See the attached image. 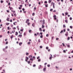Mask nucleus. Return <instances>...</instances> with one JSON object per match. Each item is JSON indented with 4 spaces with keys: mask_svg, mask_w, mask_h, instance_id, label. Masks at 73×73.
Returning a JSON list of instances; mask_svg holds the SVG:
<instances>
[{
    "mask_svg": "<svg viewBox=\"0 0 73 73\" xmlns=\"http://www.w3.org/2000/svg\"><path fill=\"white\" fill-rule=\"evenodd\" d=\"M48 48H49V47H46V49H48Z\"/></svg>",
    "mask_w": 73,
    "mask_h": 73,
    "instance_id": "obj_51",
    "label": "nucleus"
},
{
    "mask_svg": "<svg viewBox=\"0 0 73 73\" xmlns=\"http://www.w3.org/2000/svg\"><path fill=\"white\" fill-rule=\"evenodd\" d=\"M62 45L64 46H65V44H64V43H62Z\"/></svg>",
    "mask_w": 73,
    "mask_h": 73,
    "instance_id": "obj_48",
    "label": "nucleus"
},
{
    "mask_svg": "<svg viewBox=\"0 0 73 73\" xmlns=\"http://www.w3.org/2000/svg\"><path fill=\"white\" fill-rule=\"evenodd\" d=\"M23 35L24 36H25L26 35V33L25 32Z\"/></svg>",
    "mask_w": 73,
    "mask_h": 73,
    "instance_id": "obj_38",
    "label": "nucleus"
},
{
    "mask_svg": "<svg viewBox=\"0 0 73 73\" xmlns=\"http://www.w3.org/2000/svg\"><path fill=\"white\" fill-rule=\"evenodd\" d=\"M19 44L20 46H21V45H22V42H19Z\"/></svg>",
    "mask_w": 73,
    "mask_h": 73,
    "instance_id": "obj_17",
    "label": "nucleus"
},
{
    "mask_svg": "<svg viewBox=\"0 0 73 73\" xmlns=\"http://www.w3.org/2000/svg\"><path fill=\"white\" fill-rule=\"evenodd\" d=\"M39 31H40V32L42 31V29H41V28H39Z\"/></svg>",
    "mask_w": 73,
    "mask_h": 73,
    "instance_id": "obj_14",
    "label": "nucleus"
},
{
    "mask_svg": "<svg viewBox=\"0 0 73 73\" xmlns=\"http://www.w3.org/2000/svg\"><path fill=\"white\" fill-rule=\"evenodd\" d=\"M50 55H51V56H50L49 58V59L50 60H51V59L52 58V55L51 54H50Z\"/></svg>",
    "mask_w": 73,
    "mask_h": 73,
    "instance_id": "obj_6",
    "label": "nucleus"
},
{
    "mask_svg": "<svg viewBox=\"0 0 73 73\" xmlns=\"http://www.w3.org/2000/svg\"><path fill=\"white\" fill-rule=\"evenodd\" d=\"M44 3H45V4H46L47 3V2L46 1H45L44 2Z\"/></svg>",
    "mask_w": 73,
    "mask_h": 73,
    "instance_id": "obj_52",
    "label": "nucleus"
},
{
    "mask_svg": "<svg viewBox=\"0 0 73 73\" xmlns=\"http://www.w3.org/2000/svg\"><path fill=\"white\" fill-rule=\"evenodd\" d=\"M45 27V26L44 25H42V28H44Z\"/></svg>",
    "mask_w": 73,
    "mask_h": 73,
    "instance_id": "obj_24",
    "label": "nucleus"
},
{
    "mask_svg": "<svg viewBox=\"0 0 73 73\" xmlns=\"http://www.w3.org/2000/svg\"><path fill=\"white\" fill-rule=\"evenodd\" d=\"M25 10V9H24V8H23L22 9V11H24Z\"/></svg>",
    "mask_w": 73,
    "mask_h": 73,
    "instance_id": "obj_44",
    "label": "nucleus"
},
{
    "mask_svg": "<svg viewBox=\"0 0 73 73\" xmlns=\"http://www.w3.org/2000/svg\"><path fill=\"white\" fill-rule=\"evenodd\" d=\"M13 35H11V39H12V38H13Z\"/></svg>",
    "mask_w": 73,
    "mask_h": 73,
    "instance_id": "obj_18",
    "label": "nucleus"
},
{
    "mask_svg": "<svg viewBox=\"0 0 73 73\" xmlns=\"http://www.w3.org/2000/svg\"><path fill=\"white\" fill-rule=\"evenodd\" d=\"M66 36H68V32H66V33L65 34Z\"/></svg>",
    "mask_w": 73,
    "mask_h": 73,
    "instance_id": "obj_3",
    "label": "nucleus"
},
{
    "mask_svg": "<svg viewBox=\"0 0 73 73\" xmlns=\"http://www.w3.org/2000/svg\"><path fill=\"white\" fill-rule=\"evenodd\" d=\"M70 28H71V29H72V26H70Z\"/></svg>",
    "mask_w": 73,
    "mask_h": 73,
    "instance_id": "obj_58",
    "label": "nucleus"
},
{
    "mask_svg": "<svg viewBox=\"0 0 73 73\" xmlns=\"http://www.w3.org/2000/svg\"><path fill=\"white\" fill-rule=\"evenodd\" d=\"M1 3H3V1H1Z\"/></svg>",
    "mask_w": 73,
    "mask_h": 73,
    "instance_id": "obj_55",
    "label": "nucleus"
},
{
    "mask_svg": "<svg viewBox=\"0 0 73 73\" xmlns=\"http://www.w3.org/2000/svg\"><path fill=\"white\" fill-rule=\"evenodd\" d=\"M10 10H11V12H13V8L12 7H11L10 8Z\"/></svg>",
    "mask_w": 73,
    "mask_h": 73,
    "instance_id": "obj_2",
    "label": "nucleus"
},
{
    "mask_svg": "<svg viewBox=\"0 0 73 73\" xmlns=\"http://www.w3.org/2000/svg\"><path fill=\"white\" fill-rule=\"evenodd\" d=\"M35 13H33L32 14V15L33 16H35Z\"/></svg>",
    "mask_w": 73,
    "mask_h": 73,
    "instance_id": "obj_31",
    "label": "nucleus"
},
{
    "mask_svg": "<svg viewBox=\"0 0 73 73\" xmlns=\"http://www.w3.org/2000/svg\"><path fill=\"white\" fill-rule=\"evenodd\" d=\"M28 60H29V58H28V57L26 56V57L25 61H26V62H27Z\"/></svg>",
    "mask_w": 73,
    "mask_h": 73,
    "instance_id": "obj_1",
    "label": "nucleus"
},
{
    "mask_svg": "<svg viewBox=\"0 0 73 73\" xmlns=\"http://www.w3.org/2000/svg\"><path fill=\"white\" fill-rule=\"evenodd\" d=\"M2 67H0V70H1V69H2Z\"/></svg>",
    "mask_w": 73,
    "mask_h": 73,
    "instance_id": "obj_59",
    "label": "nucleus"
},
{
    "mask_svg": "<svg viewBox=\"0 0 73 73\" xmlns=\"http://www.w3.org/2000/svg\"><path fill=\"white\" fill-rule=\"evenodd\" d=\"M53 11V9H50V11L51 12V11Z\"/></svg>",
    "mask_w": 73,
    "mask_h": 73,
    "instance_id": "obj_56",
    "label": "nucleus"
},
{
    "mask_svg": "<svg viewBox=\"0 0 73 73\" xmlns=\"http://www.w3.org/2000/svg\"><path fill=\"white\" fill-rule=\"evenodd\" d=\"M48 36H49V35L47 34L46 35V37H48Z\"/></svg>",
    "mask_w": 73,
    "mask_h": 73,
    "instance_id": "obj_54",
    "label": "nucleus"
},
{
    "mask_svg": "<svg viewBox=\"0 0 73 73\" xmlns=\"http://www.w3.org/2000/svg\"><path fill=\"white\" fill-rule=\"evenodd\" d=\"M8 48V46H6L5 47V49H7Z\"/></svg>",
    "mask_w": 73,
    "mask_h": 73,
    "instance_id": "obj_61",
    "label": "nucleus"
},
{
    "mask_svg": "<svg viewBox=\"0 0 73 73\" xmlns=\"http://www.w3.org/2000/svg\"><path fill=\"white\" fill-rule=\"evenodd\" d=\"M21 28H22V29ZM23 30H24V29H23V27H21V29L20 30L21 32H23Z\"/></svg>",
    "mask_w": 73,
    "mask_h": 73,
    "instance_id": "obj_10",
    "label": "nucleus"
},
{
    "mask_svg": "<svg viewBox=\"0 0 73 73\" xmlns=\"http://www.w3.org/2000/svg\"><path fill=\"white\" fill-rule=\"evenodd\" d=\"M6 11L8 13H9V11L8 10H7Z\"/></svg>",
    "mask_w": 73,
    "mask_h": 73,
    "instance_id": "obj_62",
    "label": "nucleus"
},
{
    "mask_svg": "<svg viewBox=\"0 0 73 73\" xmlns=\"http://www.w3.org/2000/svg\"><path fill=\"white\" fill-rule=\"evenodd\" d=\"M14 16H16V13H14Z\"/></svg>",
    "mask_w": 73,
    "mask_h": 73,
    "instance_id": "obj_53",
    "label": "nucleus"
},
{
    "mask_svg": "<svg viewBox=\"0 0 73 73\" xmlns=\"http://www.w3.org/2000/svg\"><path fill=\"white\" fill-rule=\"evenodd\" d=\"M34 36H37V34L35 33L34 34Z\"/></svg>",
    "mask_w": 73,
    "mask_h": 73,
    "instance_id": "obj_41",
    "label": "nucleus"
},
{
    "mask_svg": "<svg viewBox=\"0 0 73 73\" xmlns=\"http://www.w3.org/2000/svg\"><path fill=\"white\" fill-rule=\"evenodd\" d=\"M30 60H31V61H33L34 60L32 58H30Z\"/></svg>",
    "mask_w": 73,
    "mask_h": 73,
    "instance_id": "obj_25",
    "label": "nucleus"
},
{
    "mask_svg": "<svg viewBox=\"0 0 73 73\" xmlns=\"http://www.w3.org/2000/svg\"><path fill=\"white\" fill-rule=\"evenodd\" d=\"M20 7H21H21H23V5H20Z\"/></svg>",
    "mask_w": 73,
    "mask_h": 73,
    "instance_id": "obj_64",
    "label": "nucleus"
},
{
    "mask_svg": "<svg viewBox=\"0 0 73 73\" xmlns=\"http://www.w3.org/2000/svg\"><path fill=\"white\" fill-rule=\"evenodd\" d=\"M27 44H31V42H28Z\"/></svg>",
    "mask_w": 73,
    "mask_h": 73,
    "instance_id": "obj_57",
    "label": "nucleus"
},
{
    "mask_svg": "<svg viewBox=\"0 0 73 73\" xmlns=\"http://www.w3.org/2000/svg\"><path fill=\"white\" fill-rule=\"evenodd\" d=\"M66 46H67L68 48H70L69 45L68 44H66Z\"/></svg>",
    "mask_w": 73,
    "mask_h": 73,
    "instance_id": "obj_4",
    "label": "nucleus"
},
{
    "mask_svg": "<svg viewBox=\"0 0 73 73\" xmlns=\"http://www.w3.org/2000/svg\"><path fill=\"white\" fill-rule=\"evenodd\" d=\"M51 5H54V3L53 2H52L51 3Z\"/></svg>",
    "mask_w": 73,
    "mask_h": 73,
    "instance_id": "obj_29",
    "label": "nucleus"
},
{
    "mask_svg": "<svg viewBox=\"0 0 73 73\" xmlns=\"http://www.w3.org/2000/svg\"><path fill=\"white\" fill-rule=\"evenodd\" d=\"M45 7H48V5L47 4H45Z\"/></svg>",
    "mask_w": 73,
    "mask_h": 73,
    "instance_id": "obj_20",
    "label": "nucleus"
},
{
    "mask_svg": "<svg viewBox=\"0 0 73 73\" xmlns=\"http://www.w3.org/2000/svg\"><path fill=\"white\" fill-rule=\"evenodd\" d=\"M63 28H65L66 27V26H65V25H63Z\"/></svg>",
    "mask_w": 73,
    "mask_h": 73,
    "instance_id": "obj_27",
    "label": "nucleus"
},
{
    "mask_svg": "<svg viewBox=\"0 0 73 73\" xmlns=\"http://www.w3.org/2000/svg\"><path fill=\"white\" fill-rule=\"evenodd\" d=\"M32 30H29V33H31V32H32Z\"/></svg>",
    "mask_w": 73,
    "mask_h": 73,
    "instance_id": "obj_26",
    "label": "nucleus"
},
{
    "mask_svg": "<svg viewBox=\"0 0 73 73\" xmlns=\"http://www.w3.org/2000/svg\"><path fill=\"white\" fill-rule=\"evenodd\" d=\"M40 39H39L38 40V42H40Z\"/></svg>",
    "mask_w": 73,
    "mask_h": 73,
    "instance_id": "obj_46",
    "label": "nucleus"
},
{
    "mask_svg": "<svg viewBox=\"0 0 73 73\" xmlns=\"http://www.w3.org/2000/svg\"><path fill=\"white\" fill-rule=\"evenodd\" d=\"M30 62H30V61H27V63L29 64H30Z\"/></svg>",
    "mask_w": 73,
    "mask_h": 73,
    "instance_id": "obj_28",
    "label": "nucleus"
},
{
    "mask_svg": "<svg viewBox=\"0 0 73 73\" xmlns=\"http://www.w3.org/2000/svg\"><path fill=\"white\" fill-rule=\"evenodd\" d=\"M21 4H24V1H21Z\"/></svg>",
    "mask_w": 73,
    "mask_h": 73,
    "instance_id": "obj_9",
    "label": "nucleus"
},
{
    "mask_svg": "<svg viewBox=\"0 0 73 73\" xmlns=\"http://www.w3.org/2000/svg\"><path fill=\"white\" fill-rule=\"evenodd\" d=\"M45 70H46V68L45 67L43 68V70L44 72H45Z\"/></svg>",
    "mask_w": 73,
    "mask_h": 73,
    "instance_id": "obj_12",
    "label": "nucleus"
},
{
    "mask_svg": "<svg viewBox=\"0 0 73 73\" xmlns=\"http://www.w3.org/2000/svg\"><path fill=\"white\" fill-rule=\"evenodd\" d=\"M7 29L8 30H9V27H7Z\"/></svg>",
    "mask_w": 73,
    "mask_h": 73,
    "instance_id": "obj_49",
    "label": "nucleus"
},
{
    "mask_svg": "<svg viewBox=\"0 0 73 73\" xmlns=\"http://www.w3.org/2000/svg\"><path fill=\"white\" fill-rule=\"evenodd\" d=\"M42 37H43V36H42V35H41L40 36V38H42Z\"/></svg>",
    "mask_w": 73,
    "mask_h": 73,
    "instance_id": "obj_32",
    "label": "nucleus"
},
{
    "mask_svg": "<svg viewBox=\"0 0 73 73\" xmlns=\"http://www.w3.org/2000/svg\"><path fill=\"white\" fill-rule=\"evenodd\" d=\"M29 19H27L26 23H27L28 22H29Z\"/></svg>",
    "mask_w": 73,
    "mask_h": 73,
    "instance_id": "obj_7",
    "label": "nucleus"
},
{
    "mask_svg": "<svg viewBox=\"0 0 73 73\" xmlns=\"http://www.w3.org/2000/svg\"><path fill=\"white\" fill-rule=\"evenodd\" d=\"M47 66L48 67H50V65L49 64H47Z\"/></svg>",
    "mask_w": 73,
    "mask_h": 73,
    "instance_id": "obj_45",
    "label": "nucleus"
},
{
    "mask_svg": "<svg viewBox=\"0 0 73 73\" xmlns=\"http://www.w3.org/2000/svg\"><path fill=\"white\" fill-rule=\"evenodd\" d=\"M19 37H20V38H21V37H22V35H19Z\"/></svg>",
    "mask_w": 73,
    "mask_h": 73,
    "instance_id": "obj_15",
    "label": "nucleus"
},
{
    "mask_svg": "<svg viewBox=\"0 0 73 73\" xmlns=\"http://www.w3.org/2000/svg\"><path fill=\"white\" fill-rule=\"evenodd\" d=\"M7 21H9V18H8L7 19Z\"/></svg>",
    "mask_w": 73,
    "mask_h": 73,
    "instance_id": "obj_34",
    "label": "nucleus"
},
{
    "mask_svg": "<svg viewBox=\"0 0 73 73\" xmlns=\"http://www.w3.org/2000/svg\"><path fill=\"white\" fill-rule=\"evenodd\" d=\"M35 23H33L32 25V26L33 27H35Z\"/></svg>",
    "mask_w": 73,
    "mask_h": 73,
    "instance_id": "obj_11",
    "label": "nucleus"
},
{
    "mask_svg": "<svg viewBox=\"0 0 73 73\" xmlns=\"http://www.w3.org/2000/svg\"><path fill=\"white\" fill-rule=\"evenodd\" d=\"M29 58H32V56L30 55L29 56Z\"/></svg>",
    "mask_w": 73,
    "mask_h": 73,
    "instance_id": "obj_13",
    "label": "nucleus"
},
{
    "mask_svg": "<svg viewBox=\"0 0 73 73\" xmlns=\"http://www.w3.org/2000/svg\"><path fill=\"white\" fill-rule=\"evenodd\" d=\"M36 7H35L34 9V11H35V10H36Z\"/></svg>",
    "mask_w": 73,
    "mask_h": 73,
    "instance_id": "obj_50",
    "label": "nucleus"
},
{
    "mask_svg": "<svg viewBox=\"0 0 73 73\" xmlns=\"http://www.w3.org/2000/svg\"><path fill=\"white\" fill-rule=\"evenodd\" d=\"M41 67H42V66H41V65H40L38 66V69H41Z\"/></svg>",
    "mask_w": 73,
    "mask_h": 73,
    "instance_id": "obj_8",
    "label": "nucleus"
},
{
    "mask_svg": "<svg viewBox=\"0 0 73 73\" xmlns=\"http://www.w3.org/2000/svg\"><path fill=\"white\" fill-rule=\"evenodd\" d=\"M9 23H6V25H9Z\"/></svg>",
    "mask_w": 73,
    "mask_h": 73,
    "instance_id": "obj_35",
    "label": "nucleus"
},
{
    "mask_svg": "<svg viewBox=\"0 0 73 73\" xmlns=\"http://www.w3.org/2000/svg\"><path fill=\"white\" fill-rule=\"evenodd\" d=\"M63 52L64 53H66V51L65 50H63Z\"/></svg>",
    "mask_w": 73,
    "mask_h": 73,
    "instance_id": "obj_39",
    "label": "nucleus"
},
{
    "mask_svg": "<svg viewBox=\"0 0 73 73\" xmlns=\"http://www.w3.org/2000/svg\"><path fill=\"white\" fill-rule=\"evenodd\" d=\"M65 14L66 15H68V13L66 12L65 13Z\"/></svg>",
    "mask_w": 73,
    "mask_h": 73,
    "instance_id": "obj_33",
    "label": "nucleus"
},
{
    "mask_svg": "<svg viewBox=\"0 0 73 73\" xmlns=\"http://www.w3.org/2000/svg\"><path fill=\"white\" fill-rule=\"evenodd\" d=\"M15 33L16 34H15V35L16 36H17V35H18V33H17V32H15Z\"/></svg>",
    "mask_w": 73,
    "mask_h": 73,
    "instance_id": "obj_19",
    "label": "nucleus"
},
{
    "mask_svg": "<svg viewBox=\"0 0 73 73\" xmlns=\"http://www.w3.org/2000/svg\"><path fill=\"white\" fill-rule=\"evenodd\" d=\"M38 62H40V61H41V59H38Z\"/></svg>",
    "mask_w": 73,
    "mask_h": 73,
    "instance_id": "obj_30",
    "label": "nucleus"
},
{
    "mask_svg": "<svg viewBox=\"0 0 73 73\" xmlns=\"http://www.w3.org/2000/svg\"><path fill=\"white\" fill-rule=\"evenodd\" d=\"M62 33H63V30H62L60 32V33L61 34Z\"/></svg>",
    "mask_w": 73,
    "mask_h": 73,
    "instance_id": "obj_23",
    "label": "nucleus"
},
{
    "mask_svg": "<svg viewBox=\"0 0 73 73\" xmlns=\"http://www.w3.org/2000/svg\"><path fill=\"white\" fill-rule=\"evenodd\" d=\"M65 23H68V20H65Z\"/></svg>",
    "mask_w": 73,
    "mask_h": 73,
    "instance_id": "obj_16",
    "label": "nucleus"
},
{
    "mask_svg": "<svg viewBox=\"0 0 73 73\" xmlns=\"http://www.w3.org/2000/svg\"><path fill=\"white\" fill-rule=\"evenodd\" d=\"M66 31V30H65V29H63V32H65Z\"/></svg>",
    "mask_w": 73,
    "mask_h": 73,
    "instance_id": "obj_36",
    "label": "nucleus"
},
{
    "mask_svg": "<svg viewBox=\"0 0 73 73\" xmlns=\"http://www.w3.org/2000/svg\"><path fill=\"white\" fill-rule=\"evenodd\" d=\"M48 40H47V42H45L46 44H48Z\"/></svg>",
    "mask_w": 73,
    "mask_h": 73,
    "instance_id": "obj_37",
    "label": "nucleus"
},
{
    "mask_svg": "<svg viewBox=\"0 0 73 73\" xmlns=\"http://www.w3.org/2000/svg\"><path fill=\"white\" fill-rule=\"evenodd\" d=\"M53 17H54V20H56L57 18H56V15H54V16H53Z\"/></svg>",
    "mask_w": 73,
    "mask_h": 73,
    "instance_id": "obj_5",
    "label": "nucleus"
},
{
    "mask_svg": "<svg viewBox=\"0 0 73 73\" xmlns=\"http://www.w3.org/2000/svg\"><path fill=\"white\" fill-rule=\"evenodd\" d=\"M67 39V40H70V37H68Z\"/></svg>",
    "mask_w": 73,
    "mask_h": 73,
    "instance_id": "obj_22",
    "label": "nucleus"
},
{
    "mask_svg": "<svg viewBox=\"0 0 73 73\" xmlns=\"http://www.w3.org/2000/svg\"><path fill=\"white\" fill-rule=\"evenodd\" d=\"M40 48H42V46H40Z\"/></svg>",
    "mask_w": 73,
    "mask_h": 73,
    "instance_id": "obj_42",
    "label": "nucleus"
},
{
    "mask_svg": "<svg viewBox=\"0 0 73 73\" xmlns=\"http://www.w3.org/2000/svg\"><path fill=\"white\" fill-rule=\"evenodd\" d=\"M28 54H29L28 53H27L26 54V55H27H27H28Z\"/></svg>",
    "mask_w": 73,
    "mask_h": 73,
    "instance_id": "obj_60",
    "label": "nucleus"
},
{
    "mask_svg": "<svg viewBox=\"0 0 73 73\" xmlns=\"http://www.w3.org/2000/svg\"><path fill=\"white\" fill-rule=\"evenodd\" d=\"M70 20H72V18L70 17Z\"/></svg>",
    "mask_w": 73,
    "mask_h": 73,
    "instance_id": "obj_43",
    "label": "nucleus"
},
{
    "mask_svg": "<svg viewBox=\"0 0 73 73\" xmlns=\"http://www.w3.org/2000/svg\"><path fill=\"white\" fill-rule=\"evenodd\" d=\"M36 66V64H34L33 65V67H35Z\"/></svg>",
    "mask_w": 73,
    "mask_h": 73,
    "instance_id": "obj_40",
    "label": "nucleus"
},
{
    "mask_svg": "<svg viewBox=\"0 0 73 73\" xmlns=\"http://www.w3.org/2000/svg\"><path fill=\"white\" fill-rule=\"evenodd\" d=\"M42 34H43L42 33H40V35H42Z\"/></svg>",
    "mask_w": 73,
    "mask_h": 73,
    "instance_id": "obj_47",
    "label": "nucleus"
},
{
    "mask_svg": "<svg viewBox=\"0 0 73 73\" xmlns=\"http://www.w3.org/2000/svg\"><path fill=\"white\" fill-rule=\"evenodd\" d=\"M53 44H51V45H50V46L51 47H53Z\"/></svg>",
    "mask_w": 73,
    "mask_h": 73,
    "instance_id": "obj_63",
    "label": "nucleus"
},
{
    "mask_svg": "<svg viewBox=\"0 0 73 73\" xmlns=\"http://www.w3.org/2000/svg\"><path fill=\"white\" fill-rule=\"evenodd\" d=\"M52 1L50 0H49L48 1V3L50 4L51 3Z\"/></svg>",
    "mask_w": 73,
    "mask_h": 73,
    "instance_id": "obj_21",
    "label": "nucleus"
}]
</instances>
